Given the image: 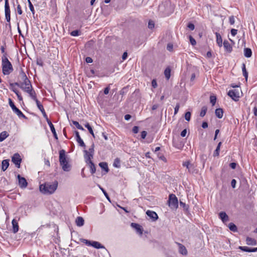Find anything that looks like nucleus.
I'll return each instance as SVG.
<instances>
[{
  "label": "nucleus",
  "instance_id": "nucleus-1",
  "mask_svg": "<svg viewBox=\"0 0 257 257\" xmlns=\"http://www.w3.org/2000/svg\"><path fill=\"white\" fill-rule=\"evenodd\" d=\"M58 187L57 181L53 183L47 182L40 185V191L44 194H53Z\"/></svg>",
  "mask_w": 257,
  "mask_h": 257
},
{
  "label": "nucleus",
  "instance_id": "nucleus-2",
  "mask_svg": "<svg viewBox=\"0 0 257 257\" xmlns=\"http://www.w3.org/2000/svg\"><path fill=\"white\" fill-rule=\"evenodd\" d=\"M59 154L60 165L62 167V170L65 172L70 171L71 168V166L68 162V160L66 155L65 150H60Z\"/></svg>",
  "mask_w": 257,
  "mask_h": 257
},
{
  "label": "nucleus",
  "instance_id": "nucleus-3",
  "mask_svg": "<svg viewBox=\"0 0 257 257\" xmlns=\"http://www.w3.org/2000/svg\"><path fill=\"white\" fill-rule=\"evenodd\" d=\"M2 71L4 75L10 74L13 71V67L11 62L7 58L6 53L3 55L2 58Z\"/></svg>",
  "mask_w": 257,
  "mask_h": 257
},
{
  "label": "nucleus",
  "instance_id": "nucleus-4",
  "mask_svg": "<svg viewBox=\"0 0 257 257\" xmlns=\"http://www.w3.org/2000/svg\"><path fill=\"white\" fill-rule=\"evenodd\" d=\"M11 85L12 86H13V85L17 86L18 87L21 88L23 90L28 93L32 99H33L34 100H36L37 99L36 93L35 90L33 89L31 83H30V85H29V87H24L23 85L20 84V83L19 82L11 83Z\"/></svg>",
  "mask_w": 257,
  "mask_h": 257
},
{
  "label": "nucleus",
  "instance_id": "nucleus-5",
  "mask_svg": "<svg viewBox=\"0 0 257 257\" xmlns=\"http://www.w3.org/2000/svg\"><path fill=\"white\" fill-rule=\"evenodd\" d=\"M84 152L85 153L84 157L86 160V162L88 164L90 167L91 173L93 174L95 172L96 169L94 163L91 160V158H92V154H90L88 155V152L87 150H84Z\"/></svg>",
  "mask_w": 257,
  "mask_h": 257
},
{
  "label": "nucleus",
  "instance_id": "nucleus-6",
  "mask_svg": "<svg viewBox=\"0 0 257 257\" xmlns=\"http://www.w3.org/2000/svg\"><path fill=\"white\" fill-rule=\"evenodd\" d=\"M169 206L173 209H176L178 207V200L175 195L171 194L169 197Z\"/></svg>",
  "mask_w": 257,
  "mask_h": 257
},
{
  "label": "nucleus",
  "instance_id": "nucleus-7",
  "mask_svg": "<svg viewBox=\"0 0 257 257\" xmlns=\"http://www.w3.org/2000/svg\"><path fill=\"white\" fill-rule=\"evenodd\" d=\"M9 103L10 106L11 107L13 111L15 113H16L17 114V115L20 118L22 117L25 119L27 118V117L23 113V112L16 106L14 102L12 101V100L11 98H9Z\"/></svg>",
  "mask_w": 257,
  "mask_h": 257
},
{
  "label": "nucleus",
  "instance_id": "nucleus-8",
  "mask_svg": "<svg viewBox=\"0 0 257 257\" xmlns=\"http://www.w3.org/2000/svg\"><path fill=\"white\" fill-rule=\"evenodd\" d=\"M5 13L7 22L10 23L11 21V10L9 3V0H5Z\"/></svg>",
  "mask_w": 257,
  "mask_h": 257
},
{
  "label": "nucleus",
  "instance_id": "nucleus-9",
  "mask_svg": "<svg viewBox=\"0 0 257 257\" xmlns=\"http://www.w3.org/2000/svg\"><path fill=\"white\" fill-rule=\"evenodd\" d=\"M19 76L21 80L23 81V82L20 83V84H22L23 85V86L24 85V84H26L27 85H29H29H30V83H31V81L29 80L26 74H25V72L23 69L21 70Z\"/></svg>",
  "mask_w": 257,
  "mask_h": 257
},
{
  "label": "nucleus",
  "instance_id": "nucleus-10",
  "mask_svg": "<svg viewBox=\"0 0 257 257\" xmlns=\"http://www.w3.org/2000/svg\"><path fill=\"white\" fill-rule=\"evenodd\" d=\"M227 94L230 96L233 100L237 101L239 100V93L238 90L233 89L230 90Z\"/></svg>",
  "mask_w": 257,
  "mask_h": 257
},
{
  "label": "nucleus",
  "instance_id": "nucleus-11",
  "mask_svg": "<svg viewBox=\"0 0 257 257\" xmlns=\"http://www.w3.org/2000/svg\"><path fill=\"white\" fill-rule=\"evenodd\" d=\"M12 161L15 164L16 166L18 168H20L22 159L21 158V156L19 154L15 153L12 158Z\"/></svg>",
  "mask_w": 257,
  "mask_h": 257
},
{
  "label": "nucleus",
  "instance_id": "nucleus-12",
  "mask_svg": "<svg viewBox=\"0 0 257 257\" xmlns=\"http://www.w3.org/2000/svg\"><path fill=\"white\" fill-rule=\"evenodd\" d=\"M18 179L19 180V185L21 188H25L28 185V182L26 179L23 177H21L20 175H18Z\"/></svg>",
  "mask_w": 257,
  "mask_h": 257
},
{
  "label": "nucleus",
  "instance_id": "nucleus-13",
  "mask_svg": "<svg viewBox=\"0 0 257 257\" xmlns=\"http://www.w3.org/2000/svg\"><path fill=\"white\" fill-rule=\"evenodd\" d=\"M75 136H76V140L77 142L79 144V145L81 147L85 148V147H86L85 144H84L83 140L81 139V138L79 135V132L78 131H76L75 132Z\"/></svg>",
  "mask_w": 257,
  "mask_h": 257
},
{
  "label": "nucleus",
  "instance_id": "nucleus-14",
  "mask_svg": "<svg viewBox=\"0 0 257 257\" xmlns=\"http://www.w3.org/2000/svg\"><path fill=\"white\" fill-rule=\"evenodd\" d=\"M146 214L153 221H156L158 218L157 214L154 211L148 210L146 212Z\"/></svg>",
  "mask_w": 257,
  "mask_h": 257
},
{
  "label": "nucleus",
  "instance_id": "nucleus-15",
  "mask_svg": "<svg viewBox=\"0 0 257 257\" xmlns=\"http://www.w3.org/2000/svg\"><path fill=\"white\" fill-rule=\"evenodd\" d=\"M177 244L179 246V252L183 255H186L187 250L185 246L180 243H177Z\"/></svg>",
  "mask_w": 257,
  "mask_h": 257
},
{
  "label": "nucleus",
  "instance_id": "nucleus-16",
  "mask_svg": "<svg viewBox=\"0 0 257 257\" xmlns=\"http://www.w3.org/2000/svg\"><path fill=\"white\" fill-rule=\"evenodd\" d=\"M219 216L223 223H225L229 220L228 216L225 212H220L219 213Z\"/></svg>",
  "mask_w": 257,
  "mask_h": 257
},
{
  "label": "nucleus",
  "instance_id": "nucleus-17",
  "mask_svg": "<svg viewBox=\"0 0 257 257\" xmlns=\"http://www.w3.org/2000/svg\"><path fill=\"white\" fill-rule=\"evenodd\" d=\"M223 47L225 50L228 52H231L232 51V48L230 44L227 40H224L223 42Z\"/></svg>",
  "mask_w": 257,
  "mask_h": 257
},
{
  "label": "nucleus",
  "instance_id": "nucleus-18",
  "mask_svg": "<svg viewBox=\"0 0 257 257\" xmlns=\"http://www.w3.org/2000/svg\"><path fill=\"white\" fill-rule=\"evenodd\" d=\"M12 225H13V232L14 233H17L19 230V225L17 221L14 219L12 220Z\"/></svg>",
  "mask_w": 257,
  "mask_h": 257
},
{
  "label": "nucleus",
  "instance_id": "nucleus-19",
  "mask_svg": "<svg viewBox=\"0 0 257 257\" xmlns=\"http://www.w3.org/2000/svg\"><path fill=\"white\" fill-rule=\"evenodd\" d=\"M131 226L135 228L140 234H143V229L140 225L135 223H132Z\"/></svg>",
  "mask_w": 257,
  "mask_h": 257
},
{
  "label": "nucleus",
  "instance_id": "nucleus-20",
  "mask_svg": "<svg viewBox=\"0 0 257 257\" xmlns=\"http://www.w3.org/2000/svg\"><path fill=\"white\" fill-rule=\"evenodd\" d=\"M183 166L184 167H186L188 170V172L190 173H193V167L192 164L189 161H186L183 163Z\"/></svg>",
  "mask_w": 257,
  "mask_h": 257
},
{
  "label": "nucleus",
  "instance_id": "nucleus-21",
  "mask_svg": "<svg viewBox=\"0 0 257 257\" xmlns=\"http://www.w3.org/2000/svg\"><path fill=\"white\" fill-rule=\"evenodd\" d=\"M9 166V160H4L2 162V170L5 171Z\"/></svg>",
  "mask_w": 257,
  "mask_h": 257
},
{
  "label": "nucleus",
  "instance_id": "nucleus-22",
  "mask_svg": "<svg viewBox=\"0 0 257 257\" xmlns=\"http://www.w3.org/2000/svg\"><path fill=\"white\" fill-rule=\"evenodd\" d=\"M48 125H49L50 127V130L53 135V136L54 137V138L56 139V140H58V136H57V135L56 134V131H55V127H54V125L52 124V123L51 122H49V123H48Z\"/></svg>",
  "mask_w": 257,
  "mask_h": 257
},
{
  "label": "nucleus",
  "instance_id": "nucleus-23",
  "mask_svg": "<svg viewBox=\"0 0 257 257\" xmlns=\"http://www.w3.org/2000/svg\"><path fill=\"white\" fill-rule=\"evenodd\" d=\"M216 36V43L219 47L222 46V40L221 35L218 33H215Z\"/></svg>",
  "mask_w": 257,
  "mask_h": 257
},
{
  "label": "nucleus",
  "instance_id": "nucleus-24",
  "mask_svg": "<svg viewBox=\"0 0 257 257\" xmlns=\"http://www.w3.org/2000/svg\"><path fill=\"white\" fill-rule=\"evenodd\" d=\"M76 223L78 226H82L84 225V220L82 217H77L75 220Z\"/></svg>",
  "mask_w": 257,
  "mask_h": 257
},
{
  "label": "nucleus",
  "instance_id": "nucleus-25",
  "mask_svg": "<svg viewBox=\"0 0 257 257\" xmlns=\"http://www.w3.org/2000/svg\"><path fill=\"white\" fill-rule=\"evenodd\" d=\"M215 113L216 116L218 118H221L222 117L223 114V109L220 108H217L215 110Z\"/></svg>",
  "mask_w": 257,
  "mask_h": 257
},
{
  "label": "nucleus",
  "instance_id": "nucleus-26",
  "mask_svg": "<svg viewBox=\"0 0 257 257\" xmlns=\"http://www.w3.org/2000/svg\"><path fill=\"white\" fill-rule=\"evenodd\" d=\"M92 246L97 249L105 248L100 243L95 241H92Z\"/></svg>",
  "mask_w": 257,
  "mask_h": 257
},
{
  "label": "nucleus",
  "instance_id": "nucleus-27",
  "mask_svg": "<svg viewBox=\"0 0 257 257\" xmlns=\"http://www.w3.org/2000/svg\"><path fill=\"white\" fill-rule=\"evenodd\" d=\"M244 55L247 58H250L252 55V51L250 48H246L244 49Z\"/></svg>",
  "mask_w": 257,
  "mask_h": 257
},
{
  "label": "nucleus",
  "instance_id": "nucleus-28",
  "mask_svg": "<svg viewBox=\"0 0 257 257\" xmlns=\"http://www.w3.org/2000/svg\"><path fill=\"white\" fill-rule=\"evenodd\" d=\"M246 242L248 245H255L256 244V240L249 237H246Z\"/></svg>",
  "mask_w": 257,
  "mask_h": 257
},
{
  "label": "nucleus",
  "instance_id": "nucleus-29",
  "mask_svg": "<svg viewBox=\"0 0 257 257\" xmlns=\"http://www.w3.org/2000/svg\"><path fill=\"white\" fill-rule=\"evenodd\" d=\"M242 71L243 75L245 77L246 81H247V78H248V72L246 69L245 65L244 63L242 64Z\"/></svg>",
  "mask_w": 257,
  "mask_h": 257
},
{
  "label": "nucleus",
  "instance_id": "nucleus-30",
  "mask_svg": "<svg viewBox=\"0 0 257 257\" xmlns=\"http://www.w3.org/2000/svg\"><path fill=\"white\" fill-rule=\"evenodd\" d=\"M9 136L6 131H4L0 134V142H3Z\"/></svg>",
  "mask_w": 257,
  "mask_h": 257
},
{
  "label": "nucleus",
  "instance_id": "nucleus-31",
  "mask_svg": "<svg viewBox=\"0 0 257 257\" xmlns=\"http://www.w3.org/2000/svg\"><path fill=\"white\" fill-rule=\"evenodd\" d=\"M99 166L100 167H101L102 169H103L104 171H105L106 172H108L109 171V169L108 167L107 164L105 162H101L99 164Z\"/></svg>",
  "mask_w": 257,
  "mask_h": 257
},
{
  "label": "nucleus",
  "instance_id": "nucleus-32",
  "mask_svg": "<svg viewBox=\"0 0 257 257\" xmlns=\"http://www.w3.org/2000/svg\"><path fill=\"white\" fill-rule=\"evenodd\" d=\"M164 75L167 80L170 79L171 75V69L169 67L166 68L164 71Z\"/></svg>",
  "mask_w": 257,
  "mask_h": 257
},
{
  "label": "nucleus",
  "instance_id": "nucleus-33",
  "mask_svg": "<svg viewBox=\"0 0 257 257\" xmlns=\"http://www.w3.org/2000/svg\"><path fill=\"white\" fill-rule=\"evenodd\" d=\"M221 142H219L218 144V145L215 149V150L214 151V153H213V156L214 157H216V156H218L219 155V151H220V146L221 145Z\"/></svg>",
  "mask_w": 257,
  "mask_h": 257
},
{
  "label": "nucleus",
  "instance_id": "nucleus-34",
  "mask_svg": "<svg viewBox=\"0 0 257 257\" xmlns=\"http://www.w3.org/2000/svg\"><path fill=\"white\" fill-rule=\"evenodd\" d=\"M113 166L117 168H119L120 167V160L118 158H116L114 159Z\"/></svg>",
  "mask_w": 257,
  "mask_h": 257
},
{
  "label": "nucleus",
  "instance_id": "nucleus-35",
  "mask_svg": "<svg viewBox=\"0 0 257 257\" xmlns=\"http://www.w3.org/2000/svg\"><path fill=\"white\" fill-rule=\"evenodd\" d=\"M229 229L233 232H236L237 231V226L233 223H230L228 226Z\"/></svg>",
  "mask_w": 257,
  "mask_h": 257
},
{
  "label": "nucleus",
  "instance_id": "nucleus-36",
  "mask_svg": "<svg viewBox=\"0 0 257 257\" xmlns=\"http://www.w3.org/2000/svg\"><path fill=\"white\" fill-rule=\"evenodd\" d=\"M84 125L88 129V130L89 132L90 133V134H91L92 135V136L94 138L95 136H94V134L92 128L90 126L89 123H86V124H85Z\"/></svg>",
  "mask_w": 257,
  "mask_h": 257
},
{
  "label": "nucleus",
  "instance_id": "nucleus-37",
  "mask_svg": "<svg viewBox=\"0 0 257 257\" xmlns=\"http://www.w3.org/2000/svg\"><path fill=\"white\" fill-rule=\"evenodd\" d=\"M36 104H37V107L38 108H39V109L42 112L45 111V109L43 107V105L41 103V102L38 100V99L36 100H35Z\"/></svg>",
  "mask_w": 257,
  "mask_h": 257
},
{
  "label": "nucleus",
  "instance_id": "nucleus-38",
  "mask_svg": "<svg viewBox=\"0 0 257 257\" xmlns=\"http://www.w3.org/2000/svg\"><path fill=\"white\" fill-rule=\"evenodd\" d=\"M207 106H203L202 108H201V112L200 113V116L201 117H203L205 116V115L206 114V112H207Z\"/></svg>",
  "mask_w": 257,
  "mask_h": 257
},
{
  "label": "nucleus",
  "instance_id": "nucleus-39",
  "mask_svg": "<svg viewBox=\"0 0 257 257\" xmlns=\"http://www.w3.org/2000/svg\"><path fill=\"white\" fill-rule=\"evenodd\" d=\"M72 123L74 125H75V126L79 130H82V131H84V129L83 128V127L79 124V122H77V121H75V120H73L72 121Z\"/></svg>",
  "mask_w": 257,
  "mask_h": 257
},
{
  "label": "nucleus",
  "instance_id": "nucleus-40",
  "mask_svg": "<svg viewBox=\"0 0 257 257\" xmlns=\"http://www.w3.org/2000/svg\"><path fill=\"white\" fill-rule=\"evenodd\" d=\"M210 101L212 105L213 106L215 105L216 101V97L214 95H211L210 96Z\"/></svg>",
  "mask_w": 257,
  "mask_h": 257
},
{
  "label": "nucleus",
  "instance_id": "nucleus-41",
  "mask_svg": "<svg viewBox=\"0 0 257 257\" xmlns=\"http://www.w3.org/2000/svg\"><path fill=\"white\" fill-rule=\"evenodd\" d=\"M98 186H99V188L100 189V190L102 191L103 194L105 195V196L107 199V200L109 201H110V198H109L108 194L106 192V191L103 188H102L100 185H98Z\"/></svg>",
  "mask_w": 257,
  "mask_h": 257
},
{
  "label": "nucleus",
  "instance_id": "nucleus-42",
  "mask_svg": "<svg viewBox=\"0 0 257 257\" xmlns=\"http://www.w3.org/2000/svg\"><path fill=\"white\" fill-rule=\"evenodd\" d=\"M180 205L181 207H182L184 209V210H188L189 206L188 205H186L185 203L180 201Z\"/></svg>",
  "mask_w": 257,
  "mask_h": 257
},
{
  "label": "nucleus",
  "instance_id": "nucleus-43",
  "mask_svg": "<svg viewBox=\"0 0 257 257\" xmlns=\"http://www.w3.org/2000/svg\"><path fill=\"white\" fill-rule=\"evenodd\" d=\"M238 248L240 249V250L243 251L250 252V248L248 247L239 246L238 247Z\"/></svg>",
  "mask_w": 257,
  "mask_h": 257
},
{
  "label": "nucleus",
  "instance_id": "nucleus-44",
  "mask_svg": "<svg viewBox=\"0 0 257 257\" xmlns=\"http://www.w3.org/2000/svg\"><path fill=\"white\" fill-rule=\"evenodd\" d=\"M81 242L85 243L88 246H92V241H90L85 239H81Z\"/></svg>",
  "mask_w": 257,
  "mask_h": 257
},
{
  "label": "nucleus",
  "instance_id": "nucleus-45",
  "mask_svg": "<svg viewBox=\"0 0 257 257\" xmlns=\"http://www.w3.org/2000/svg\"><path fill=\"white\" fill-rule=\"evenodd\" d=\"M28 1L29 7L30 10L31 11V12L33 13V14H34L35 11H34V7H33L32 3L31 2L30 0H28Z\"/></svg>",
  "mask_w": 257,
  "mask_h": 257
},
{
  "label": "nucleus",
  "instance_id": "nucleus-46",
  "mask_svg": "<svg viewBox=\"0 0 257 257\" xmlns=\"http://www.w3.org/2000/svg\"><path fill=\"white\" fill-rule=\"evenodd\" d=\"M185 118L187 121H189L191 118V112L189 111L186 112L185 114Z\"/></svg>",
  "mask_w": 257,
  "mask_h": 257
},
{
  "label": "nucleus",
  "instance_id": "nucleus-47",
  "mask_svg": "<svg viewBox=\"0 0 257 257\" xmlns=\"http://www.w3.org/2000/svg\"><path fill=\"white\" fill-rule=\"evenodd\" d=\"M80 31L78 30H74L71 32L70 34L72 36H77L80 35Z\"/></svg>",
  "mask_w": 257,
  "mask_h": 257
},
{
  "label": "nucleus",
  "instance_id": "nucleus-48",
  "mask_svg": "<svg viewBox=\"0 0 257 257\" xmlns=\"http://www.w3.org/2000/svg\"><path fill=\"white\" fill-rule=\"evenodd\" d=\"M155 27V24L154 22L153 21H149L148 23V27L150 29H152Z\"/></svg>",
  "mask_w": 257,
  "mask_h": 257
},
{
  "label": "nucleus",
  "instance_id": "nucleus-49",
  "mask_svg": "<svg viewBox=\"0 0 257 257\" xmlns=\"http://www.w3.org/2000/svg\"><path fill=\"white\" fill-rule=\"evenodd\" d=\"M189 40L192 45L194 46L196 44L195 40L191 36H189Z\"/></svg>",
  "mask_w": 257,
  "mask_h": 257
},
{
  "label": "nucleus",
  "instance_id": "nucleus-50",
  "mask_svg": "<svg viewBox=\"0 0 257 257\" xmlns=\"http://www.w3.org/2000/svg\"><path fill=\"white\" fill-rule=\"evenodd\" d=\"M167 50H168L170 52L172 51L173 49V44L171 43L168 44L167 46Z\"/></svg>",
  "mask_w": 257,
  "mask_h": 257
},
{
  "label": "nucleus",
  "instance_id": "nucleus-51",
  "mask_svg": "<svg viewBox=\"0 0 257 257\" xmlns=\"http://www.w3.org/2000/svg\"><path fill=\"white\" fill-rule=\"evenodd\" d=\"M42 113L43 114L44 117L46 119V120L47 121L48 123H49V122H51L50 121V120L48 118L45 111L42 112Z\"/></svg>",
  "mask_w": 257,
  "mask_h": 257
},
{
  "label": "nucleus",
  "instance_id": "nucleus-52",
  "mask_svg": "<svg viewBox=\"0 0 257 257\" xmlns=\"http://www.w3.org/2000/svg\"><path fill=\"white\" fill-rule=\"evenodd\" d=\"M158 157L160 160H163V161H164L165 162H167V160H166V158L163 155H161V154H160V153H158Z\"/></svg>",
  "mask_w": 257,
  "mask_h": 257
},
{
  "label": "nucleus",
  "instance_id": "nucleus-53",
  "mask_svg": "<svg viewBox=\"0 0 257 257\" xmlns=\"http://www.w3.org/2000/svg\"><path fill=\"white\" fill-rule=\"evenodd\" d=\"M229 23L230 25H233L234 24L235 20H234V16H230L229 18Z\"/></svg>",
  "mask_w": 257,
  "mask_h": 257
},
{
  "label": "nucleus",
  "instance_id": "nucleus-54",
  "mask_svg": "<svg viewBox=\"0 0 257 257\" xmlns=\"http://www.w3.org/2000/svg\"><path fill=\"white\" fill-rule=\"evenodd\" d=\"M179 108H180V104L179 103H177V104L175 107L174 114H176L178 113Z\"/></svg>",
  "mask_w": 257,
  "mask_h": 257
},
{
  "label": "nucleus",
  "instance_id": "nucleus-55",
  "mask_svg": "<svg viewBox=\"0 0 257 257\" xmlns=\"http://www.w3.org/2000/svg\"><path fill=\"white\" fill-rule=\"evenodd\" d=\"M187 27L190 29L191 30H193L195 29V26L193 24L191 23H189Z\"/></svg>",
  "mask_w": 257,
  "mask_h": 257
},
{
  "label": "nucleus",
  "instance_id": "nucleus-56",
  "mask_svg": "<svg viewBox=\"0 0 257 257\" xmlns=\"http://www.w3.org/2000/svg\"><path fill=\"white\" fill-rule=\"evenodd\" d=\"M139 127L138 126H135L133 128V132L134 134L138 133V132H139Z\"/></svg>",
  "mask_w": 257,
  "mask_h": 257
},
{
  "label": "nucleus",
  "instance_id": "nucleus-57",
  "mask_svg": "<svg viewBox=\"0 0 257 257\" xmlns=\"http://www.w3.org/2000/svg\"><path fill=\"white\" fill-rule=\"evenodd\" d=\"M237 30H236V29H232L231 30V34L233 36H235L237 34Z\"/></svg>",
  "mask_w": 257,
  "mask_h": 257
},
{
  "label": "nucleus",
  "instance_id": "nucleus-58",
  "mask_svg": "<svg viewBox=\"0 0 257 257\" xmlns=\"http://www.w3.org/2000/svg\"><path fill=\"white\" fill-rule=\"evenodd\" d=\"M17 11H18V13L19 14V15H22V10L21 9V7L20 6V5L19 4H18V6H17Z\"/></svg>",
  "mask_w": 257,
  "mask_h": 257
},
{
  "label": "nucleus",
  "instance_id": "nucleus-59",
  "mask_svg": "<svg viewBox=\"0 0 257 257\" xmlns=\"http://www.w3.org/2000/svg\"><path fill=\"white\" fill-rule=\"evenodd\" d=\"M147 135V133L146 131H142L141 132V138L143 139H144L146 137V136Z\"/></svg>",
  "mask_w": 257,
  "mask_h": 257
},
{
  "label": "nucleus",
  "instance_id": "nucleus-60",
  "mask_svg": "<svg viewBox=\"0 0 257 257\" xmlns=\"http://www.w3.org/2000/svg\"><path fill=\"white\" fill-rule=\"evenodd\" d=\"M110 85V84H109V85L107 87L105 88V89L104 90V93L105 94H107L109 93V91L110 90V87H109Z\"/></svg>",
  "mask_w": 257,
  "mask_h": 257
},
{
  "label": "nucleus",
  "instance_id": "nucleus-61",
  "mask_svg": "<svg viewBox=\"0 0 257 257\" xmlns=\"http://www.w3.org/2000/svg\"><path fill=\"white\" fill-rule=\"evenodd\" d=\"M152 86L154 87V88H156L157 87V81L155 79H153L152 81Z\"/></svg>",
  "mask_w": 257,
  "mask_h": 257
},
{
  "label": "nucleus",
  "instance_id": "nucleus-62",
  "mask_svg": "<svg viewBox=\"0 0 257 257\" xmlns=\"http://www.w3.org/2000/svg\"><path fill=\"white\" fill-rule=\"evenodd\" d=\"M236 181L235 179H232L231 182V185L233 188L235 187Z\"/></svg>",
  "mask_w": 257,
  "mask_h": 257
},
{
  "label": "nucleus",
  "instance_id": "nucleus-63",
  "mask_svg": "<svg viewBox=\"0 0 257 257\" xmlns=\"http://www.w3.org/2000/svg\"><path fill=\"white\" fill-rule=\"evenodd\" d=\"M186 134H187V130L186 129H184V130H183L181 133V136L182 137H185L186 135Z\"/></svg>",
  "mask_w": 257,
  "mask_h": 257
},
{
  "label": "nucleus",
  "instance_id": "nucleus-64",
  "mask_svg": "<svg viewBox=\"0 0 257 257\" xmlns=\"http://www.w3.org/2000/svg\"><path fill=\"white\" fill-rule=\"evenodd\" d=\"M85 61L88 63H90L93 62L92 59L91 57H87L85 59Z\"/></svg>",
  "mask_w": 257,
  "mask_h": 257
}]
</instances>
